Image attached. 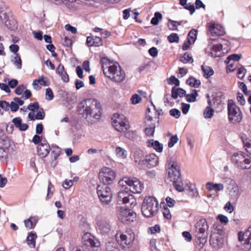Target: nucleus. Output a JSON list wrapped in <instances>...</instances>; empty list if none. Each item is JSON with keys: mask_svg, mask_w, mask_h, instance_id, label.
<instances>
[{"mask_svg": "<svg viewBox=\"0 0 251 251\" xmlns=\"http://www.w3.org/2000/svg\"><path fill=\"white\" fill-rule=\"evenodd\" d=\"M119 184L123 190L118 193L117 202L119 204H128L130 207H134L136 205V200L128 191L133 193H141L144 188V183L136 177H125L119 180Z\"/></svg>", "mask_w": 251, "mask_h": 251, "instance_id": "obj_1", "label": "nucleus"}, {"mask_svg": "<svg viewBox=\"0 0 251 251\" xmlns=\"http://www.w3.org/2000/svg\"><path fill=\"white\" fill-rule=\"evenodd\" d=\"M100 63L104 75L113 81L121 83L125 79L126 73L117 62L103 57L100 59Z\"/></svg>", "mask_w": 251, "mask_h": 251, "instance_id": "obj_2", "label": "nucleus"}, {"mask_svg": "<svg viewBox=\"0 0 251 251\" xmlns=\"http://www.w3.org/2000/svg\"><path fill=\"white\" fill-rule=\"evenodd\" d=\"M101 107L100 103L92 99L84 100L77 106V112L79 114L85 117L86 119L91 117L98 120L101 116Z\"/></svg>", "mask_w": 251, "mask_h": 251, "instance_id": "obj_3", "label": "nucleus"}, {"mask_svg": "<svg viewBox=\"0 0 251 251\" xmlns=\"http://www.w3.org/2000/svg\"><path fill=\"white\" fill-rule=\"evenodd\" d=\"M115 237L118 244L126 249L131 247L135 239V234L131 229H127L125 231H119L117 232Z\"/></svg>", "mask_w": 251, "mask_h": 251, "instance_id": "obj_4", "label": "nucleus"}, {"mask_svg": "<svg viewBox=\"0 0 251 251\" xmlns=\"http://www.w3.org/2000/svg\"><path fill=\"white\" fill-rule=\"evenodd\" d=\"M158 203L156 199L152 197H146L142 205V213L146 217L150 218L154 216L158 210Z\"/></svg>", "mask_w": 251, "mask_h": 251, "instance_id": "obj_5", "label": "nucleus"}, {"mask_svg": "<svg viewBox=\"0 0 251 251\" xmlns=\"http://www.w3.org/2000/svg\"><path fill=\"white\" fill-rule=\"evenodd\" d=\"M231 160L238 168L243 170L251 168V157L245 152L240 151L233 154Z\"/></svg>", "mask_w": 251, "mask_h": 251, "instance_id": "obj_6", "label": "nucleus"}, {"mask_svg": "<svg viewBox=\"0 0 251 251\" xmlns=\"http://www.w3.org/2000/svg\"><path fill=\"white\" fill-rule=\"evenodd\" d=\"M228 119L233 124L240 123L243 118V114L240 108L232 100L227 102Z\"/></svg>", "mask_w": 251, "mask_h": 251, "instance_id": "obj_7", "label": "nucleus"}, {"mask_svg": "<svg viewBox=\"0 0 251 251\" xmlns=\"http://www.w3.org/2000/svg\"><path fill=\"white\" fill-rule=\"evenodd\" d=\"M209 226L204 219L198 221L195 225V234L196 237L200 240V243L206 242L208 235Z\"/></svg>", "mask_w": 251, "mask_h": 251, "instance_id": "obj_8", "label": "nucleus"}, {"mask_svg": "<svg viewBox=\"0 0 251 251\" xmlns=\"http://www.w3.org/2000/svg\"><path fill=\"white\" fill-rule=\"evenodd\" d=\"M112 125L115 130L120 132H126L130 128L128 120L123 114H115L112 117Z\"/></svg>", "mask_w": 251, "mask_h": 251, "instance_id": "obj_9", "label": "nucleus"}, {"mask_svg": "<svg viewBox=\"0 0 251 251\" xmlns=\"http://www.w3.org/2000/svg\"><path fill=\"white\" fill-rule=\"evenodd\" d=\"M167 178L171 181H176L181 178L180 167L178 163L174 161L168 162L167 165Z\"/></svg>", "mask_w": 251, "mask_h": 251, "instance_id": "obj_10", "label": "nucleus"}, {"mask_svg": "<svg viewBox=\"0 0 251 251\" xmlns=\"http://www.w3.org/2000/svg\"><path fill=\"white\" fill-rule=\"evenodd\" d=\"M116 176V172L106 167L102 168L99 174V179L104 185L112 184L115 180Z\"/></svg>", "mask_w": 251, "mask_h": 251, "instance_id": "obj_11", "label": "nucleus"}, {"mask_svg": "<svg viewBox=\"0 0 251 251\" xmlns=\"http://www.w3.org/2000/svg\"><path fill=\"white\" fill-rule=\"evenodd\" d=\"M224 182L226 184V189L230 198L233 200L238 198L240 192L237 183L230 178H224Z\"/></svg>", "mask_w": 251, "mask_h": 251, "instance_id": "obj_12", "label": "nucleus"}, {"mask_svg": "<svg viewBox=\"0 0 251 251\" xmlns=\"http://www.w3.org/2000/svg\"><path fill=\"white\" fill-rule=\"evenodd\" d=\"M97 190L101 202L107 204L111 201L113 195L110 187L106 185H98Z\"/></svg>", "mask_w": 251, "mask_h": 251, "instance_id": "obj_13", "label": "nucleus"}, {"mask_svg": "<svg viewBox=\"0 0 251 251\" xmlns=\"http://www.w3.org/2000/svg\"><path fill=\"white\" fill-rule=\"evenodd\" d=\"M118 217L122 223L129 224L136 220V214L129 209L121 207L118 214Z\"/></svg>", "mask_w": 251, "mask_h": 251, "instance_id": "obj_14", "label": "nucleus"}, {"mask_svg": "<svg viewBox=\"0 0 251 251\" xmlns=\"http://www.w3.org/2000/svg\"><path fill=\"white\" fill-rule=\"evenodd\" d=\"M82 239L85 245L91 247L93 249H95L96 251H98L100 250V242L96 239L90 233L86 232L84 233Z\"/></svg>", "mask_w": 251, "mask_h": 251, "instance_id": "obj_15", "label": "nucleus"}, {"mask_svg": "<svg viewBox=\"0 0 251 251\" xmlns=\"http://www.w3.org/2000/svg\"><path fill=\"white\" fill-rule=\"evenodd\" d=\"M207 27L212 36H223L225 33L224 27L217 23L210 22L207 24Z\"/></svg>", "mask_w": 251, "mask_h": 251, "instance_id": "obj_16", "label": "nucleus"}, {"mask_svg": "<svg viewBox=\"0 0 251 251\" xmlns=\"http://www.w3.org/2000/svg\"><path fill=\"white\" fill-rule=\"evenodd\" d=\"M158 162V157L155 154H149L143 159V166H141V169L154 167L157 165Z\"/></svg>", "mask_w": 251, "mask_h": 251, "instance_id": "obj_17", "label": "nucleus"}, {"mask_svg": "<svg viewBox=\"0 0 251 251\" xmlns=\"http://www.w3.org/2000/svg\"><path fill=\"white\" fill-rule=\"evenodd\" d=\"M228 42L226 40H223L221 44L213 45L211 48V55L212 57H216L220 56L222 54L223 45L228 46Z\"/></svg>", "mask_w": 251, "mask_h": 251, "instance_id": "obj_18", "label": "nucleus"}, {"mask_svg": "<svg viewBox=\"0 0 251 251\" xmlns=\"http://www.w3.org/2000/svg\"><path fill=\"white\" fill-rule=\"evenodd\" d=\"M50 150L49 144L46 140H42L41 143L37 147L38 154L41 157H45L49 153Z\"/></svg>", "mask_w": 251, "mask_h": 251, "instance_id": "obj_19", "label": "nucleus"}, {"mask_svg": "<svg viewBox=\"0 0 251 251\" xmlns=\"http://www.w3.org/2000/svg\"><path fill=\"white\" fill-rule=\"evenodd\" d=\"M97 227L101 232L106 233L110 231L111 226L106 221L100 220L97 222Z\"/></svg>", "mask_w": 251, "mask_h": 251, "instance_id": "obj_20", "label": "nucleus"}, {"mask_svg": "<svg viewBox=\"0 0 251 251\" xmlns=\"http://www.w3.org/2000/svg\"><path fill=\"white\" fill-rule=\"evenodd\" d=\"M143 151L139 149L135 150L133 153V158L134 161L138 164L139 168H141V166H143V159H145L143 157Z\"/></svg>", "mask_w": 251, "mask_h": 251, "instance_id": "obj_21", "label": "nucleus"}, {"mask_svg": "<svg viewBox=\"0 0 251 251\" xmlns=\"http://www.w3.org/2000/svg\"><path fill=\"white\" fill-rule=\"evenodd\" d=\"M56 73L61 77L62 81L64 82H68L69 81V77L66 72L64 71V67L60 64L56 68Z\"/></svg>", "mask_w": 251, "mask_h": 251, "instance_id": "obj_22", "label": "nucleus"}, {"mask_svg": "<svg viewBox=\"0 0 251 251\" xmlns=\"http://www.w3.org/2000/svg\"><path fill=\"white\" fill-rule=\"evenodd\" d=\"M207 190L209 191L215 190L216 191H221L223 190L224 186L222 183H214L212 182H207L205 184Z\"/></svg>", "mask_w": 251, "mask_h": 251, "instance_id": "obj_23", "label": "nucleus"}, {"mask_svg": "<svg viewBox=\"0 0 251 251\" xmlns=\"http://www.w3.org/2000/svg\"><path fill=\"white\" fill-rule=\"evenodd\" d=\"M147 144L149 147H152L157 152H161L163 151V145L158 141L150 139L147 141Z\"/></svg>", "mask_w": 251, "mask_h": 251, "instance_id": "obj_24", "label": "nucleus"}, {"mask_svg": "<svg viewBox=\"0 0 251 251\" xmlns=\"http://www.w3.org/2000/svg\"><path fill=\"white\" fill-rule=\"evenodd\" d=\"M186 95V91L184 90L183 89L180 88H177L176 86H175L172 88V97L176 99L178 97H182Z\"/></svg>", "mask_w": 251, "mask_h": 251, "instance_id": "obj_25", "label": "nucleus"}, {"mask_svg": "<svg viewBox=\"0 0 251 251\" xmlns=\"http://www.w3.org/2000/svg\"><path fill=\"white\" fill-rule=\"evenodd\" d=\"M241 138L243 142L245 150L251 155V140L245 134H241Z\"/></svg>", "mask_w": 251, "mask_h": 251, "instance_id": "obj_26", "label": "nucleus"}, {"mask_svg": "<svg viewBox=\"0 0 251 251\" xmlns=\"http://www.w3.org/2000/svg\"><path fill=\"white\" fill-rule=\"evenodd\" d=\"M37 219L35 217H30L28 219L25 220V226L28 229L33 228L37 222Z\"/></svg>", "mask_w": 251, "mask_h": 251, "instance_id": "obj_27", "label": "nucleus"}, {"mask_svg": "<svg viewBox=\"0 0 251 251\" xmlns=\"http://www.w3.org/2000/svg\"><path fill=\"white\" fill-rule=\"evenodd\" d=\"M201 69L203 76L206 78L210 77L214 73V70L211 67L203 65L201 66Z\"/></svg>", "mask_w": 251, "mask_h": 251, "instance_id": "obj_28", "label": "nucleus"}, {"mask_svg": "<svg viewBox=\"0 0 251 251\" xmlns=\"http://www.w3.org/2000/svg\"><path fill=\"white\" fill-rule=\"evenodd\" d=\"M215 236L216 238L217 244L219 247L222 246L224 244V238L221 235H217L215 233L212 234L210 236V242L215 243Z\"/></svg>", "mask_w": 251, "mask_h": 251, "instance_id": "obj_29", "label": "nucleus"}, {"mask_svg": "<svg viewBox=\"0 0 251 251\" xmlns=\"http://www.w3.org/2000/svg\"><path fill=\"white\" fill-rule=\"evenodd\" d=\"M116 154L118 158L121 159H124L127 157V152L124 149L118 147L116 149Z\"/></svg>", "mask_w": 251, "mask_h": 251, "instance_id": "obj_30", "label": "nucleus"}, {"mask_svg": "<svg viewBox=\"0 0 251 251\" xmlns=\"http://www.w3.org/2000/svg\"><path fill=\"white\" fill-rule=\"evenodd\" d=\"M11 61L17 69H21L22 66V60L20 55L18 53H15L14 54V56Z\"/></svg>", "mask_w": 251, "mask_h": 251, "instance_id": "obj_31", "label": "nucleus"}, {"mask_svg": "<svg viewBox=\"0 0 251 251\" xmlns=\"http://www.w3.org/2000/svg\"><path fill=\"white\" fill-rule=\"evenodd\" d=\"M214 110L210 106L206 107L203 112V117L206 119H211L214 115Z\"/></svg>", "mask_w": 251, "mask_h": 251, "instance_id": "obj_32", "label": "nucleus"}, {"mask_svg": "<svg viewBox=\"0 0 251 251\" xmlns=\"http://www.w3.org/2000/svg\"><path fill=\"white\" fill-rule=\"evenodd\" d=\"M6 6L3 2L0 1V19L2 21H4L7 19L6 12Z\"/></svg>", "mask_w": 251, "mask_h": 251, "instance_id": "obj_33", "label": "nucleus"}, {"mask_svg": "<svg viewBox=\"0 0 251 251\" xmlns=\"http://www.w3.org/2000/svg\"><path fill=\"white\" fill-rule=\"evenodd\" d=\"M197 30L192 29L188 34L187 40L190 44H194L197 39Z\"/></svg>", "mask_w": 251, "mask_h": 251, "instance_id": "obj_34", "label": "nucleus"}, {"mask_svg": "<svg viewBox=\"0 0 251 251\" xmlns=\"http://www.w3.org/2000/svg\"><path fill=\"white\" fill-rule=\"evenodd\" d=\"M186 83L190 86L195 88H198L201 85V81L194 77H190L187 80Z\"/></svg>", "mask_w": 251, "mask_h": 251, "instance_id": "obj_35", "label": "nucleus"}, {"mask_svg": "<svg viewBox=\"0 0 251 251\" xmlns=\"http://www.w3.org/2000/svg\"><path fill=\"white\" fill-rule=\"evenodd\" d=\"M37 236L35 233L31 232L27 237V243L31 247H34L35 245V239Z\"/></svg>", "mask_w": 251, "mask_h": 251, "instance_id": "obj_36", "label": "nucleus"}, {"mask_svg": "<svg viewBox=\"0 0 251 251\" xmlns=\"http://www.w3.org/2000/svg\"><path fill=\"white\" fill-rule=\"evenodd\" d=\"M245 244L248 246V249H251V226H250L246 231Z\"/></svg>", "mask_w": 251, "mask_h": 251, "instance_id": "obj_37", "label": "nucleus"}, {"mask_svg": "<svg viewBox=\"0 0 251 251\" xmlns=\"http://www.w3.org/2000/svg\"><path fill=\"white\" fill-rule=\"evenodd\" d=\"M198 96L197 90H193L190 94L186 95L187 101L189 102H194L196 100V98Z\"/></svg>", "mask_w": 251, "mask_h": 251, "instance_id": "obj_38", "label": "nucleus"}, {"mask_svg": "<svg viewBox=\"0 0 251 251\" xmlns=\"http://www.w3.org/2000/svg\"><path fill=\"white\" fill-rule=\"evenodd\" d=\"M162 18V14L159 12H156L154 13V17L151 19V23L153 25H157L159 21Z\"/></svg>", "mask_w": 251, "mask_h": 251, "instance_id": "obj_39", "label": "nucleus"}, {"mask_svg": "<svg viewBox=\"0 0 251 251\" xmlns=\"http://www.w3.org/2000/svg\"><path fill=\"white\" fill-rule=\"evenodd\" d=\"M6 26L10 30H14L17 28V25L16 22L14 20H4Z\"/></svg>", "mask_w": 251, "mask_h": 251, "instance_id": "obj_40", "label": "nucleus"}, {"mask_svg": "<svg viewBox=\"0 0 251 251\" xmlns=\"http://www.w3.org/2000/svg\"><path fill=\"white\" fill-rule=\"evenodd\" d=\"M150 127H148L145 129V133L148 136H152L154 135L155 131V125L154 124H151Z\"/></svg>", "mask_w": 251, "mask_h": 251, "instance_id": "obj_41", "label": "nucleus"}, {"mask_svg": "<svg viewBox=\"0 0 251 251\" xmlns=\"http://www.w3.org/2000/svg\"><path fill=\"white\" fill-rule=\"evenodd\" d=\"M0 146L3 149H7L10 146L9 140L6 136L0 139Z\"/></svg>", "mask_w": 251, "mask_h": 251, "instance_id": "obj_42", "label": "nucleus"}, {"mask_svg": "<svg viewBox=\"0 0 251 251\" xmlns=\"http://www.w3.org/2000/svg\"><path fill=\"white\" fill-rule=\"evenodd\" d=\"M180 25L177 22L169 20L168 23V26L171 30H176L177 29V25Z\"/></svg>", "mask_w": 251, "mask_h": 251, "instance_id": "obj_43", "label": "nucleus"}, {"mask_svg": "<svg viewBox=\"0 0 251 251\" xmlns=\"http://www.w3.org/2000/svg\"><path fill=\"white\" fill-rule=\"evenodd\" d=\"M172 182L173 183V185L174 187L177 191L179 192H182L184 191V188L182 185L181 179L179 180H176V181Z\"/></svg>", "mask_w": 251, "mask_h": 251, "instance_id": "obj_44", "label": "nucleus"}, {"mask_svg": "<svg viewBox=\"0 0 251 251\" xmlns=\"http://www.w3.org/2000/svg\"><path fill=\"white\" fill-rule=\"evenodd\" d=\"M180 61L183 63H192L193 62L192 57L187 53H184V55L181 58Z\"/></svg>", "mask_w": 251, "mask_h": 251, "instance_id": "obj_45", "label": "nucleus"}, {"mask_svg": "<svg viewBox=\"0 0 251 251\" xmlns=\"http://www.w3.org/2000/svg\"><path fill=\"white\" fill-rule=\"evenodd\" d=\"M241 55H239L236 54H231V55H229V56H228V57L225 60V62L226 64H229V62L231 60L238 61L241 58Z\"/></svg>", "mask_w": 251, "mask_h": 251, "instance_id": "obj_46", "label": "nucleus"}, {"mask_svg": "<svg viewBox=\"0 0 251 251\" xmlns=\"http://www.w3.org/2000/svg\"><path fill=\"white\" fill-rule=\"evenodd\" d=\"M141 97L138 94H135L132 96L130 99L131 103L133 104H137L141 102Z\"/></svg>", "mask_w": 251, "mask_h": 251, "instance_id": "obj_47", "label": "nucleus"}, {"mask_svg": "<svg viewBox=\"0 0 251 251\" xmlns=\"http://www.w3.org/2000/svg\"><path fill=\"white\" fill-rule=\"evenodd\" d=\"M178 140V138L176 135L171 136L168 142V146L170 148L173 147Z\"/></svg>", "mask_w": 251, "mask_h": 251, "instance_id": "obj_48", "label": "nucleus"}, {"mask_svg": "<svg viewBox=\"0 0 251 251\" xmlns=\"http://www.w3.org/2000/svg\"><path fill=\"white\" fill-rule=\"evenodd\" d=\"M168 39L170 43L176 42L179 41V37L176 33H173L168 37Z\"/></svg>", "mask_w": 251, "mask_h": 251, "instance_id": "obj_49", "label": "nucleus"}, {"mask_svg": "<svg viewBox=\"0 0 251 251\" xmlns=\"http://www.w3.org/2000/svg\"><path fill=\"white\" fill-rule=\"evenodd\" d=\"M189 195L193 197H197L199 195L198 191L194 185H191L189 187Z\"/></svg>", "mask_w": 251, "mask_h": 251, "instance_id": "obj_50", "label": "nucleus"}, {"mask_svg": "<svg viewBox=\"0 0 251 251\" xmlns=\"http://www.w3.org/2000/svg\"><path fill=\"white\" fill-rule=\"evenodd\" d=\"M160 230V226L158 225H156L155 226L150 227L148 228V233L151 234H154L157 232H159Z\"/></svg>", "mask_w": 251, "mask_h": 251, "instance_id": "obj_51", "label": "nucleus"}, {"mask_svg": "<svg viewBox=\"0 0 251 251\" xmlns=\"http://www.w3.org/2000/svg\"><path fill=\"white\" fill-rule=\"evenodd\" d=\"M39 104L37 102L31 103L28 106L27 109L30 111V112H35L39 108Z\"/></svg>", "mask_w": 251, "mask_h": 251, "instance_id": "obj_52", "label": "nucleus"}, {"mask_svg": "<svg viewBox=\"0 0 251 251\" xmlns=\"http://www.w3.org/2000/svg\"><path fill=\"white\" fill-rule=\"evenodd\" d=\"M246 72L247 71L244 67H242L239 68L238 69V71L237 73V77L239 79H242L244 77Z\"/></svg>", "mask_w": 251, "mask_h": 251, "instance_id": "obj_53", "label": "nucleus"}, {"mask_svg": "<svg viewBox=\"0 0 251 251\" xmlns=\"http://www.w3.org/2000/svg\"><path fill=\"white\" fill-rule=\"evenodd\" d=\"M217 219L224 225H226L229 222L228 218L223 214L218 215Z\"/></svg>", "mask_w": 251, "mask_h": 251, "instance_id": "obj_54", "label": "nucleus"}, {"mask_svg": "<svg viewBox=\"0 0 251 251\" xmlns=\"http://www.w3.org/2000/svg\"><path fill=\"white\" fill-rule=\"evenodd\" d=\"M117 249L113 243L108 242L106 244L105 251H117Z\"/></svg>", "mask_w": 251, "mask_h": 251, "instance_id": "obj_55", "label": "nucleus"}, {"mask_svg": "<svg viewBox=\"0 0 251 251\" xmlns=\"http://www.w3.org/2000/svg\"><path fill=\"white\" fill-rule=\"evenodd\" d=\"M52 150L51 153L54 154V158L56 159L61 153V149L58 147L53 146Z\"/></svg>", "mask_w": 251, "mask_h": 251, "instance_id": "obj_56", "label": "nucleus"}, {"mask_svg": "<svg viewBox=\"0 0 251 251\" xmlns=\"http://www.w3.org/2000/svg\"><path fill=\"white\" fill-rule=\"evenodd\" d=\"M53 98V94L50 88L46 89V99L48 100H50Z\"/></svg>", "mask_w": 251, "mask_h": 251, "instance_id": "obj_57", "label": "nucleus"}, {"mask_svg": "<svg viewBox=\"0 0 251 251\" xmlns=\"http://www.w3.org/2000/svg\"><path fill=\"white\" fill-rule=\"evenodd\" d=\"M136 136V133L133 130H129L125 133V137L129 139H134Z\"/></svg>", "mask_w": 251, "mask_h": 251, "instance_id": "obj_58", "label": "nucleus"}, {"mask_svg": "<svg viewBox=\"0 0 251 251\" xmlns=\"http://www.w3.org/2000/svg\"><path fill=\"white\" fill-rule=\"evenodd\" d=\"M39 81V84L42 86H48L49 85L48 79L47 77H45L44 76L42 75L39 79H37Z\"/></svg>", "mask_w": 251, "mask_h": 251, "instance_id": "obj_59", "label": "nucleus"}, {"mask_svg": "<svg viewBox=\"0 0 251 251\" xmlns=\"http://www.w3.org/2000/svg\"><path fill=\"white\" fill-rule=\"evenodd\" d=\"M168 83L170 84H175L176 86H179L180 84L179 80L174 75L171 76L169 78L168 80Z\"/></svg>", "mask_w": 251, "mask_h": 251, "instance_id": "obj_60", "label": "nucleus"}, {"mask_svg": "<svg viewBox=\"0 0 251 251\" xmlns=\"http://www.w3.org/2000/svg\"><path fill=\"white\" fill-rule=\"evenodd\" d=\"M169 113L172 116L176 118H178L180 116V111L176 108L170 110Z\"/></svg>", "mask_w": 251, "mask_h": 251, "instance_id": "obj_61", "label": "nucleus"}, {"mask_svg": "<svg viewBox=\"0 0 251 251\" xmlns=\"http://www.w3.org/2000/svg\"><path fill=\"white\" fill-rule=\"evenodd\" d=\"M102 45L101 38L98 36H94V46L99 47Z\"/></svg>", "mask_w": 251, "mask_h": 251, "instance_id": "obj_62", "label": "nucleus"}, {"mask_svg": "<svg viewBox=\"0 0 251 251\" xmlns=\"http://www.w3.org/2000/svg\"><path fill=\"white\" fill-rule=\"evenodd\" d=\"M237 100L241 105H244L246 103V100L243 95L240 92L237 93Z\"/></svg>", "mask_w": 251, "mask_h": 251, "instance_id": "obj_63", "label": "nucleus"}, {"mask_svg": "<svg viewBox=\"0 0 251 251\" xmlns=\"http://www.w3.org/2000/svg\"><path fill=\"white\" fill-rule=\"evenodd\" d=\"M73 185L72 180L65 179L62 183V186L66 189L70 188Z\"/></svg>", "mask_w": 251, "mask_h": 251, "instance_id": "obj_64", "label": "nucleus"}]
</instances>
